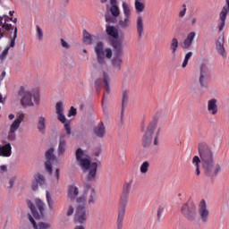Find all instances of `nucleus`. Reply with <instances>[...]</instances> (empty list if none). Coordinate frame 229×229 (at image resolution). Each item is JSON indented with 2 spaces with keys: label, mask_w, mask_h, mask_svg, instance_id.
Instances as JSON below:
<instances>
[{
  "label": "nucleus",
  "mask_w": 229,
  "mask_h": 229,
  "mask_svg": "<svg viewBox=\"0 0 229 229\" xmlns=\"http://www.w3.org/2000/svg\"><path fill=\"white\" fill-rule=\"evenodd\" d=\"M148 169H149V162L145 161L141 164L140 171L142 174H146V173H148Z\"/></svg>",
  "instance_id": "nucleus-41"
},
{
  "label": "nucleus",
  "mask_w": 229,
  "mask_h": 229,
  "mask_svg": "<svg viewBox=\"0 0 229 229\" xmlns=\"http://www.w3.org/2000/svg\"><path fill=\"white\" fill-rule=\"evenodd\" d=\"M144 0H135L134 1V8L138 13H142L144 12V9L146 8V5H144V3H142Z\"/></svg>",
  "instance_id": "nucleus-32"
},
{
  "label": "nucleus",
  "mask_w": 229,
  "mask_h": 229,
  "mask_svg": "<svg viewBox=\"0 0 229 229\" xmlns=\"http://www.w3.org/2000/svg\"><path fill=\"white\" fill-rule=\"evenodd\" d=\"M0 145V157H12V144H10L6 140H2Z\"/></svg>",
  "instance_id": "nucleus-17"
},
{
  "label": "nucleus",
  "mask_w": 229,
  "mask_h": 229,
  "mask_svg": "<svg viewBox=\"0 0 229 229\" xmlns=\"http://www.w3.org/2000/svg\"><path fill=\"white\" fill-rule=\"evenodd\" d=\"M65 148H67V141L65 140V134H61L59 137V144L57 148L58 155H64L65 153Z\"/></svg>",
  "instance_id": "nucleus-26"
},
{
  "label": "nucleus",
  "mask_w": 229,
  "mask_h": 229,
  "mask_svg": "<svg viewBox=\"0 0 229 229\" xmlns=\"http://www.w3.org/2000/svg\"><path fill=\"white\" fill-rule=\"evenodd\" d=\"M3 173H8V166L5 165H0V174H3Z\"/></svg>",
  "instance_id": "nucleus-55"
},
{
  "label": "nucleus",
  "mask_w": 229,
  "mask_h": 229,
  "mask_svg": "<svg viewBox=\"0 0 229 229\" xmlns=\"http://www.w3.org/2000/svg\"><path fill=\"white\" fill-rule=\"evenodd\" d=\"M199 155L193 157L192 164L196 167V174L199 176L201 172L199 171V164L202 165L205 176L214 179L219 173H221V165H216V157H214V152L212 148L206 142L199 143L198 145Z\"/></svg>",
  "instance_id": "nucleus-1"
},
{
  "label": "nucleus",
  "mask_w": 229,
  "mask_h": 229,
  "mask_svg": "<svg viewBox=\"0 0 229 229\" xmlns=\"http://www.w3.org/2000/svg\"><path fill=\"white\" fill-rule=\"evenodd\" d=\"M106 58H112V49L110 48L106 49Z\"/></svg>",
  "instance_id": "nucleus-57"
},
{
  "label": "nucleus",
  "mask_w": 229,
  "mask_h": 229,
  "mask_svg": "<svg viewBox=\"0 0 229 229\" xmlns=\"http://www.w3.org/2000/svg\"><path fill=\"white\" fill-rule=\"evenodd\" d=\"M84 189L87 192H89V191H92V186L90 185V183H85Z\"/></svg>",
  "instance_id": "nucleus-59"
},
{
  "label": "nucleus",
  "mask_w": 229,
  "mask_h": 229,
  "mask_svg": "<svg viewBox=\"0 0 229 229\" xmlns=\"http://www.w3.org/2000/svg\"><path fill=\"white\" fill-rule=\"evenodd\" d=\"M57 119L63 124H65V123H67V118H65V114H64V113H58L57 114Z\"/></svg>",
  "instance_id": "nucleus-46"
},
{
  "label": "nucleus",
  "mask_w": 229,
  "mask_h": 229,
  "mask_svg": "<svg viewBox=\"0 0 229 229\" xmlns=\"http://www.w3.org/2000/svg\"><path fill=\"white\" fill-rule=\"evenodd\" d=\"M45 158L47 161L55 162L56 160V156H55V148H50L45 153Z\"/></svg>",
  "instance_id": "nucleus-31"
},
{
  "label": "nucleus",
  "mask_w": 229,
  "mask_h": 229,
  "mask_svg": "<svg viewBox=\"0 0 229 229\" xmlns=\"http://www.w3.org/2000/svg\"><path fill=\"white\" fill-rule=\"evenodd\" d=\"M22 121H24V114H20V115L18 116V118H16L13 123L10 126L8 134H7V140H9V142H13V140H15V139H17V130H19V128H21V123H22Z\"/></svg>",
  "instance_id": "nucleus-8"
},
{
  "label": "nucleus",
  "mask_w": 229,
  "mask_h": 229,
  "mask_svg": "<svg viewBox=\"0 0 229 229\" xmlns=\"http://www.w3.org/2000/svg\"><path fill=\"white\" fill-rule=\"evenodd\" d=\"M4 76H6V72L3 71L1 72V79L0 80H4Z\"/></svg>",
  "instance_id": "nucleus-64"
},
{
  "label": "nucleus",
  "mask_w": 229,
  "mask_h": 229,
  "mask_svg": "<svg viewBox=\"0 0 229 229\" xmlns=\"http://www.w3.org/2000/svg\"><path fill=\"white\" fill-rule=\"evenodd\" d=\"M96 199H98V196L96 195V190H94V188H91V192L89 194L88 203L89 205H92V204L96 203Z\"/></svg>",
  "instance_id": "nucleus-38"
},
{
  "label": "nucleus",
  "mask_w": 229,
  "mask_h": 229,
  "mask_svg": "<svg viewBox=\"0 0 229 229\" xmlns=\"http://www.w3.org/2000/svg\"><path fill=\"white\" fill-rule=\"evenodd\" d=\"M208 76H210V69L207 64H201L199 77V83L201 89H208V81L207 80Z\"/></svg>",
  "instance_id": "nucleus-10"
},
{
  "label": "nucleus",
  "mask_w": 229,
  "mask_h": 229,
  "mask_svg": "<svg viewBox=\"0 0 229 229\" xmlns=\"http://www.w3.org/2000/svg\"><path fill=\"white\" fill-rule=\"evenodd\" d=\"M216 51L221 56H226V51L225 50V36L222 35L218 38L216 43Z\"/></svg>",
  "instance_id": "nucleus-25"
},
{
  "label": "nucleus",
  "mask_w": 229,
  "mask_h": 229,
  "mask_svg": "<svg viewBox=\"0 0 229 229\" xmlns=\"http://www.w3.org/2000/svg\"><path fill=\"white\" fill-rule=\"evenodd\" d=\"M199 214L201 221H203V223H207V220L208 219V209H207V202H205V199L200 201Z\"/></svg>",
  "instance_id": "nucleus-19"
},
{
  "label": "nucleus",
  "mask_w": 229,
  "mask_h": 229,
  "mask_svg": "<svg viewBox=\"0 0 229 229\" xmlns=\"http://www.w3.org/2000/svg\"><path fill=\"white\" fill-rule=\"evenodd\" d=\"M64 130L67 135H71V123L69 122L64 123Z\"/></svg>",
  "instance_id": "nucleus-50"
},
{
  "label": "nucleus",
  "mask_w": 229,
  "mask_h": 229,
  "mask_svg": "<svg viewBox=\"0 0 229 229\" xmlns=\"http://www.w3.org/2000/svg\"><path fill=\"white\" fill-rule=\"evenodd\" d=\"M126 213V208L118 207V216L116 220V228L123 229V223H124V214Z\"/></svg>",
  "instance_id": "nucleus-24"
},
{
  "label": "nucleus",
  "mask_w": 229,
  "mask_h": 229,
  "mask_svg": "<svg viewBox=\"0 0 229 229\" xmlns=\"http://www.w3.org/2000/svg\"><path fill=\"white\" fill-rule=\"evenodd\" d=\"M8 51H10V47H5L3 50L2 54L0 55V60H4L6 56H8Z\"/></svg>",
  "instance_id": "nucleus-47"
},
{
  "label": "nucleus",
  "mask_w": 229,
  "mask_h": 229,
  "mask_svg": "<svg viewBox=\"0 0 229 229\" xmlns=\"http://www.w3.org/2000/svg\"><path fill=\"white\" fill-rule=\"evenodd\" d=\"M162 214H164V207L159 206L157 213V217L158 222L162 220Z\"/></svg>",
  "instance_id": "nucleus-45"
},
{
  "label": "nucleus",
  "mask_w": 229,
  "mask_h": 229,
  "mask_svg": "<svg viewBox=\"0 0 229 229\" xmlns=\"http://www.w3.org/2000/svg\"><path fill=\"white\" fill-rule=\"evenodd\" d=\"M4 101H6V98H3V95L0 93V103H2V105H4Z\"/></svg>",
  "instance_id": "nucleus-63"
},
{
  "label": "nucleus",
  "mask_w": 229,
  "mask_h": 229,
  "mask_svg": "<svg viewBox=\"0 0 229 229\" xmlns=\"http://www.w3.org/2000/svg\"><path fill=\"white\" fill-rule=\"evenodd\" d=\"M80 194V190H78V187H76L73 184L68 185V191H67V198L70 199V201H74L78 195Z\"/></svg>",
  "instance_id": "nucleus-23"
},
{
  "label": "nucleus",
  "mask_w": 229,
  "mask_h": 229,
  "mask_svg": "<svg viewBox=\"0 0 229 229\" xmlns=\"http://www.w3.org/2000/svg\"><path fill=\"white\" fill-rule=\"evenodd\" d=\"M136 28L139 35V38H141L144 35V21L142 16H139L136 21Z\"/></svg>",
  "instance_id": "nucleus-27"
},
{
  "label": "nucleus",
  "mask_w": 229,
  "mask_h": 229,
  "mask_svg": "<svg viewBox=\"0 0 229 229\" xmlns=\"http://www.w3.org/2000/svg\"><path fill=\"white\" fill-rule=\"evenodd\" d=\"M188 64H189V61L187 59H184L182 67L185 69V67H187Z\"/></svg>",
  "instance_id": "nucleus-62"
},
{
  "label": "nucleus",
  "mask_w": 229,
  "mask_h": 229,
  "mask_svg": "<svg viewBox=\"0 0 229 229\" xmlns=\"http://www.w3.org/2000/svg\"><path fill=\"white\" fill-rule=\"evenodd\" d=\"M208 110L212 114V115H216V114H217V100L216 98L208 100Z\"/></svg>",
  "instance_id": "nucleus-28"
},
{
  "label": "nucleus",
  "mask_w": 229,
  "mask_h": 229,
  "mask_svg": "<svg viewBox=\"0 0 229 229\" xmlns=\"http://www.w3.org/2000/svg\"><path fill=\"white\" fill-rule=\"evenodd\" d=\"M28 219L29 221H30L33 228H35L37 226V222H35V219L33 218V216H31V214H28Z\"/></svg>",
  "instance_id": "nucleus-52"
},
{
  "label": "nucleus",
  "mask_w": 229,
  "mask_h": 229,
  "mask_svg": "<svg viewBox=\"0 0 229 229\" xmlns=\"http://www.w3.org/2000/svg\"><path fill=\"white\" fill-rule=\"evenodd\" d=\"M181 212L183 217H185V219L188 221H195L196 216H198V212L196 211V204L191 200L182 206Z\"/></svg>",
  "instance_id": "nucleus-6"
},
{
  "label": "nucleus",
  "mask_w": 229,
  "mask_h": 229,
  "mask_svg": "<svg viewBox=\"0 0 229 229\" xmlns=\"http://www.w3.org/2000/svg\"><path fill=\"white\" fill-rule=\"evenodd\" d=\"M127 106H128V91L123 90L122 93V109H121V115H120V121L122 123L124 121V110H126Z\"/></svg>",
  "instance_id": "nucleus-20"
},
{
  "label": "nucleus",
  "mask_w": 229,
  "mask_h": 229,
  "mask_svg": "<svg viewBox=\"0 0 229 229\" xmlns=\"http://www.w3.org/2000/svg\"><path fill=\"white\" fill-rule=\"evenodd\" d=\"M85 157V151L81 148H77L75 158L83 171H89L87 175L88 182H95L98 174V163L91 162L89 157Z\"/></svg>",
  "instance_id": "nucleus-2"
},
{
  "label": "nucleus",
  "mask_w": 229,
  "mask_h": 229,
  "mask_svg": "<svg viewBox=\"0 0 229 229\" xmlns=\"http://www.w3.org/2000/svg\"><path fill=\"white\" fill-rule=\"evenodd\" d=\"M37 129L38 130L39 133H46V117L39 116L38 121Z\"/></svg>",
  "instance_id": "nucleus-29"
},
{
  "label": "nucleus",
  "mask_w": 229,
  "mask_h": 229,
  "mask_svg": "<svg viewBox=\"0 0 229 229\" xmlns=\"http://www.w3.org/2000/svg\"><path fill=\"white\" fill-rule=\"evenodd\" d=\"M113 55H114L113 59L111 60V64L114 69L121 71V67L123 66V55H124L123 47L121 46V43H113Z\"/></svg>",
  "instance_id": "nucleus-5"
},
{
  "label": "nucleus",
  "mask_w": 229,
  "mask_h": 229,
  "mask_svg": "<svg viewBox=\"0 0 229 229\" xmlns=\"http://www.w3.org/2000/svg\"><path fill=\"white\" fill-rule=\"evenodd\" d=\"M61 46L64 47V49H69L70 46L64 38L61 39Z\"/></svg>",
  "instance_id": "nucleus-54"
},
{
  "label": "nucleus",
  "mask_w": 229,
  "mask_h": 229,
  "mask_svg": "<svg viewBox=\"0 0 229 229\" xmlns=\"http://www.w3.org/2000/svg\"><path fill=\"white\" fill-rule=\"evenodd\" d=\"M3 28L5 31H12L13 30V25L7 23L6 21L4 22Z\"/></svg>",
  "instance_id": "nucleus-48"
},
{
  "label": "nucleus",
  "mask_w": 229,
  "mask_h": 229,
  "mask_svg": "<svg viewBox=\"0 0 229 229\" xmlns=\"http://www.w3.org/2000/svg\"><path fill=\"white\" fill-rule=\"evenodd\" d=\"M108 0H100V3L102 4H105V3H107ZM110 13L113 17H119L121 15V11L119 10V6H117V0H110Z\"/></svg>",
  "instance_id": "nucleus-18"
},
{
  "label": "nucleus",
  "mask_w": 229,
  "mask_h": 229,
  "mask_svg": "<svg viewBox=\"0 0 229 229\" xmlns=\"http://www.w3.org/2000/svg\"><path fill=\"white\" fill-rule=\"evenodd\" d=\"M53 161H46L45 162V167L46 170L47 171V173H49V174H53V165H52Z\"/></svg>",
  "instance_id": "nucleus-42"
},
{
  "label": "nucleus",
  "mask_w": 229,
  "mask_h": 229,
  "mask_svg": "<svg viewBox=\"0 0 229 229\" xmlns=\"http://www.w3.org/2000/svg\"><path fill=\"white\" fill-rule=\"evenodd\" d=\"M93 133L98 139H104L105 135H106V128L105 127V123L100 122V123H98V126L93 129Z\"/></svg>",
  "instance_id": "nucleus-21"
},
{
  "label": "nucleus",
  "mask_w": 229,
  "mask_h": 229,
  "mask_svg": "<svg viewBox=\"0 0 229 229\" xmlns=\"http://www.w3.org/2000/svg\"><path fill=\"white\" fill-rule=\"evenodd\" d=\"M155 130H157V122H152L148 126L147 131L142 138L143 148H149V146H151V142H153V133H155Z\"/></svg>",
  "instance_id": "nucleus-9"
},
{
  "label": "nucleus",
  "mask_w": 229,
  "mask_h": 229,
  "mask_svg": "<svg viewBox=\"0 0 229 229\" xmlns=\"http://www.w3.org/2000/svg\"><path fill=\"white\" fill-rule=\"evenodd\" d=\"M76 114H78V110L74 106H72L69 110L68 117H72L76 115Z\"/></svg>",
  "instance_id": "nucleus-49"
},
{
  "label": "nucleus",
  "mask_w": 229,
  "mask_h": 229,
  "mask_svg": "<svg viewBox=\"0 0 229 229\" xmlns=\"http://www.w3.org/2000/svg\"><path fill=\"white\" fill-rule=\"evenodd\" d=\"M191 58H192V52H188L186 55H185V57H184V60H191Z\"/></svg>",
  "instance_id": "nucleus-61"
},
{
  "label": "nucleus",
  "mask_w": 229,
  "mask_h": 229,
  "mask_svg": "<svg viewBox=\"0 0 229 229\" xmlns=\"http://www.w3.org/2000/svg\"><path fill=\"white\" fill-rule=\"evenodd\" d=\"M72 214H74V207L69 206V209H68V211L66 213V216L68 217H71V216H72Z\"/></svg>",
  "instance_id": "nucleus-53"
},
{
  "label": "nucleus",
  "mask_w": 229,
  "mask_h": 229,
  "mask_svg": "<svg viewBox=\"0 0 229 229\" xmlns=\"http://www.w3.org/2000/svg\"><path fill=\"white\" fill-rule=\"evenodd\" d=\"M36 30H37L38 39L42 40V38H44V32L42 31V29L40 28V26L37 25Z\"/></svg>",
  "instance_id": "nucleus-43"
},
{
  "label": "nucleus",
  "mask_w": 229,
  "mask_h": 229,
  "mask_svg": "<svg viewBox=\"0 0 229 229\" xmlns=\"http://www.w3.org/2000/svg\"><path fill=\"white\" fill-rule=\"evenodd\" d=\"M17 27L14 28L13 36L10 38V43L6 47H15V40H17Z\"/></svg>",
  "instance_id": "nucleus-36"
},
{
  "label": "nucleus",
  "mask_w": 229,
  "mask_h": 229,
  "mask_svg": "<svg viewBox=\"0 0 229 229\" xmlns=\"http://www.w3.org/2000/svg\"><path fill=\"white\" fill-rule=\"evenodd\" d=\"M105 18H106V22H111L114 24L117 21V17L111 15L110 13H106L105 14Z\"/></svg>",
  "instance_id": "nucleus-40"
},
{
  "label": "nucleus",
  "mask_w": 229,
  "mask_h": 229,
  "mask_svg": "<svg viewBox=\"0 0 229 229\" xmlns=\"http://www.w3.org/2000/svg\"><path fill=\"white\" fill-rule=\"evenodd\" d=\"M102 83H104L106 94H110V76H108L106 72H103V79L98 78L95 81V89L97 92H99Z\"/></svg>",
  "instance_id": "nucleus-11"
},
{
  "label": "nucleus",
  "mask_w": 229,
  "mask_h": 229,
  "mask_svg": "<svg viewBox=\"0 0 229 229\" xmlns=\"http://www.w3.org/2000/svg\"><path fill=\"white\" fill-rule=\"evenodd\" d=\"M183 10L180 11L179 17H185V13L187 12V5L185 4H182Z\"/></svg>",
  "instance_id": "nucleus-51"
},
{
  "label": "nucleus",
  "mask_w": 229,
  "mask_h": 229,
  "mask_svg": "<svg viewBox=\"0 0 229 229\" xmlns=\"http://www.w3.org/2000/svg\"><path fill=\"white\" fill-rule=\"evenodd\" d=\"M13 183H15V177H12L9 180V189H12V187H13Z\"/></svg>",
  "instance_id": "nucleus-58"
},
{
  "label": "nucleus",
  "mask_w": 229,
  "mask_h": 229,
  "mask_svg": "<svg viewBox=\"0 0 229 229\" xmlns=\"http://www.w3.org/2000/svg\"><path fill=\"white\" fill-rule=\"evenodd\" d=\"M27 205H28V208H30L34 219H43V217L45 216L44 207H46V204H44V202L40 199H36V205H37L40 214L38 213V211L37 210V208L35 207V204H33V202L31 200H28Z\"/></svg>",
  "instance_id": "nucleus-7"
},
{
  "label": "nucleus",
  "mask_w": 229,
  "mask_h": 229,
  "mask_svg": "<svg viewBox=\"0 0 229 229\" xmlns=\"http://www.w3.org/2000/svg\"><path fill=\"white\" fill-rule=\"evenodd\" d=\"M83 42L86 46H90L92 44V35L87 30H83Z\"/></svg>",
  "instance_id": "nucleus-34"
},
{
  "label": "nucleus",
  "mask_w": 229,
  "mask_h": 229,
  "mask_svg": "<svg viewBox=\"0 0 229 229\" xmlns=\"http://www.w3.org/2000/svg\"><path fill=\"white\" fill-rule=\"evenodd\" d=\"M228 12H229V0H225V5L222 8L219 13V19L221 21V23L218 27L219 31H223V30H225V24L226 22V17L228 15Z\"/></svg>",
  "instance_id": "nucleus-14"
},
{
  "label": "nucleus",
  "mask_w": 229,
  "mask_h": 229,
  "mask_svg": "<svg viewBox=\"0 0 229 229\" xmlns=\"http://www.w3.org/2000/svg\"><path fill=\"white\" fill-rule=\"evenodd\" d=\"M194 38H196V33L194 31L190 32L182 44V49H191Z\"/></svg>",
  "instance_id": "nucleus-22"
},
{
  "label": "nucleus",
  "mask_w": 229,
  "mask_h": 229,
  "mask_svg": "<svg viewBox=\"0 0 229 229\" xmlns=\"http://www.w3.org/2000/svg\"><path fill=\"white\" fill-rule=\"evenodd\" d=\"M18 96H20L21 98V105L24 108L28 106H35L36 105H38V101L40 99V93H38V89H35L32 93L30 90H26L24 86H21L20 89L18 90Z\"/></svg>",
  "instance_id": "nucleus-3"
},
{
  "label": "nucleus",
  "mask_w": 229,
  "mask_h": 229,
  "mask_svg": "<svg viewBox=\"0 0 229 229\" xmlns=\"http://www.w3.org/2000/svg\"><path fill=\"white\" fill-rule=\"evenodd\" d=\"M160 133V130L157 131V135L154 138V146H158V134Z\"/></svg>",
  "instance_id": "nucleus-56"
},
{
  "label": "nucleus",
  "mask_w": 229,
  "mask_h": 229,
  "mask_svg": "<svg viewBox=\"0 0 229 229\" xmlns=\"http://www.w3.org/2000/svg\"><path fill=\"white\" fill-rule=\"evenodd\" d=\"M34 229H51V224L46 222H38Z\"/></svg>",
  "instance_id": "nucleus-39"
},
{
  "label": "nucleus",
  "mask_w": 229,
  "mask_h": 229,
  "mask_svg": "<svg viewBox=\"0 0 229 229\" xmlns=\"http://www.w3.org/2000/svg\"><path fill=\"white\" fill-rule=\"evenodd\" d=\"M46 184V177L44 174L38 173L34 174V181L31 184L32 191H38V185L42 186Z\"/></svg>",
  "instance_id": "nucleus-16"
},
{
  "label": "nucleus",
  "mask_w": 229,
  "mask_h": 229,
  "mask_svg": "<svg viewBox=\"0 0 229 229\" xmlns=\"http://www.w3.org/2000/svg\"><path fill=\"white\" fill-rule=\"evenodd\" d=\"M46 198L49 210H55V199L51 198V194H49V191H47L46 192Z\"/></svg>",
  "instance_id": "nucleus-33"
},
{
  "label": "nucleus",
  "mask_w": 229,
  "mask_h": 229,
  "mask_svg": "<svg viewBox=\"0 0 229 229\" xmlns=\"http://www.w3.org/2000/svg\"><path fill=\"white\" fill-rule=\"evenodd\" d=\"M106 31L108 37L112 38H110V45L112 46V47H114V42H118L120 46H123V41L119 39V30L115 27L106 25Z\"/></svg>",
  "instance_id": "nucleus-12"
},
{
  "label": "nucleus",
  "mask_w": 229,
  "mask_h": 229,
  "mask_svg": "<svg viewBox=\"0 0 229 229\" xmlns=\"http://www.w3.org/2000/svg\"><path fill=\"white\" fill-rule=\"evenodd\" d=\"M76 199V203H79V206L76 208L75 212V221L78 223H85L87 221V216H89V208L85 205V201H87V198L85 195H81L78 197Z\"/></svg>",
  "instance_id": "nucleus-4"
},
{
  "label": "nucleus",
  "mask_w": 229,
  "mask_h": 229,
  "mask_svg": "<svg viewBox=\"0 0 229 229\" xmlns=\"http://www.w3.org/2000/svg\"><path fill=\"white\" fill-rule=\"evenodd\" d=\"M56 114H64V104L57 102L55 105Z\"/></svg>",
  "instance_id": "nucleus-44"
},
{
  "label": "nucleus",
  "mask_w": 229,
  "mask_h": 229,
  "mask_svg": "<svg viewBox=\"0 0 229 229\" xmlns=\"http://www.w3.org/2000/svg\"><path fill=\"white\" fill-rule=\"evenodd\" d=\"M122 8H123L124 17L130 18V15H131V11L130 10V5H128L127 3L123 2Z\"/></svg>",
  "instance_id": "nucleus-35"
},
{
  "label": "nucleus",
  "mask_w": 229,
  "mask_h": 229,
  "mask_svg": "<svg viewBox=\"0 0 229 229\" xmlns=\"http://www.w3.org/2000/svg\"><path fill=\"white\" fill-rule=\"evenodd\" d=\"M55 178H56V182H58L60 180V169L56 168L55 169Z\"/></svg>",
  "instance_id": "nucleus-60"
},
{
  "label": "nucleus",
  "mask_w": 229,
  "mask_h": 229,
  "mask_svg": "<svg viewBox=\"0 0 229 229\" xmlns=\"http://www.w3.org/2000/svg\"><path fill=\"white\" fill-rule=\"evenodd\" d=\"M130 191H131V182H125L123 185L119 207H123L125 208L126 207H128V198H130Z\"/></svg>",
  "instance_id": "nucleus-13"
},
{
  "label": "nucleus",
  "mask_w": 229,
  "mask_h": 229,
  "mask_svg": "<svg viewBox=\"0 0 229 229\" xmlns=\"http://www.w3.org/2000/svg\"><path fill=\"white\" fill-rule=\"evenodd\" d=\"M95 53L97 55V62L100 65H103L105 64V50H104L103 42L99 41L97 43L95 47Z\"/></svg>",
  "instance_id": "nucleus-15"
},
{
  "label": "nucleus",
  "mask_w": 229,
  "mask_h": 229,
  "mask_svg": "<svg viewBox=\"0 0 229 229\" xmlns=\"http://www.w3.org/2000/svg\"><path fill=\"white\" fill-rule=\"evenodd\" d=\"M178 38H173L170 42V51L174 58L176 56V51L178 50Z\"/></svg>",
  "instance_id": "nucleus-30"
},
{
  "label": "nucleus",
  "mask_w": 229,
  "mask_h": 229,
  "mask_svg": "<svg viewBox=\"0 0 229 229\" xmlns=\"http://www.w3.org/2000/svg\"><path fill=\"white\" fill-rule=\"evenodd\" d=\"M119 26L123 30H126V28H129L130 27V18L124 17L123 20H120L119 21Z\"/></svg>",
  "instance_id": "nucleus-37"
}]
</instances>
